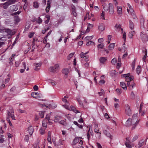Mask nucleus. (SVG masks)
<instances>
[{"mask_svg": "<svg viewBox=\"0 0 148 148\" xmlns=\"http://www.w3.org/2000/svg\"><path fill=\"white\" fill-rule=\"evenodd\" d=\"M10 9L12 11H16L18 10V8L15 5H13L10 7Z\"/></svg>", "mask_w": 148, "mask_h": 148, "instance_id": "24", "label": "nucleus"}, {"mask_svg": "<svg viewBox=\"0 0 148 148\" xmlns=\"http://www.w3.org/2000/svg\"><path fill=\"white\" fill-rule=\"evenodd\" d=\"M45 129L41 128L40 130V133L41 134H43L45 133Z\"/></svg>", "mask_w": 148, "mask_h": 148, "instance_id": "44", "label": "nucleus"}, {"mask_svg": "<svg viewBox=\"0 0 148 148\" xmlns=\"http://www.w3.org/2000/svg\"><path fill=\"white\" fill-rule=\"evenodd\" d=\"M105 82L104 80L101 79L99 81V83L100 85H102L103 84L105 83Z\"/></svg>", "mask_w": 148, "mask_h": 148, "instance_id": "59", "label": "nucleus"}, {"mask_svg": "<svg viewBox=\"0 0 148 148\" xmlns=\"http://www.w3.org/2000/svg\"><path fill=\"white\" fill-rule=\"evenodd\" d=\"M145 139H142L139 141L138 143L139 147H141L145 144Z\"/></svg>", "mask_w": 148, "mask_h": 148, "instance_id": "14", "label": "nucleus"}, {"mask_svg": "<svg viewBox=\"0 0 148 148\" xmlns=\"http://www.w3.org/2000/svg\"><path fill=\"white\" fill-rule=\"evenodd\" d=\"M61 119V116H57L55 117L54 121L55 122H58Z\"/></svg>", "mask_w": 148, "mask_h": 148, "instance_id": "22", "label": "nucleus"}, {"mask_svg": "<svg viewBox=\"0 0 148 148\" xmlns=\"http://www.w3.org/2000/svg\"><path fill=\"white\" fill-rule=\"evenodd\" d=\"M107 60V58L104 57H101L99 58L100 62L103 64Z\"/></svg>", "mask_w": 148, "mask_h": 148, "instance_id": "19", "label": "nucleus"}, {"mask_svg": "<svg viewBox=\"0 0 148 148\" xmlns=\"http://www.w3.org/2000/svg\"><path fill=\"white\" fill-rule=\"evenodd\" d=\"M86 45L87 46H89L90 45L94 46L95 45V43L92 41H90L87 42Z\"/></svg>", "mask_w": 148, "mask_h": 148, "instance_id": "36", "label": "nucleus"}, {"mask_svg": "<svg viewBox=\"0 0 148 148\" xmlns=\"http://www.w3.org/2000/svg\"><path fill=\"white\" fill-rule=\"evenodd\" d=\"M42 22V20L41 19V18L40 17H38L37 20V22L39 23L40 24Z\"/></svg>", "mask_w": 148, "mask_h": 148, "instance_id": "57", "label": "nucleus"}, {"mask_svg": "<svg viewBox=\"0 0 148 148\" xmlns=\"http://www.w3.org/2000/svg\"><path fill=\"white\" fill-rule=\"evenodd\" d=\"M116 58H113L111 61V62L112 64H114L116 63Z\"/></svg>", "mask_w": 148, "mask_h": 148, "instance_id": "53", "label": "nucleus"}, {"mask_svg": "<svg viewBox=\"0 0 148 148\" xmlns=\"http://www.w3.org/2000/svg\"><path fill=\"white\" fill-rule=\"evenodd\" d=\"M70 110H72L75 113H77L79 112L77 110L75 109L74 107L73 106H71L70 107Z\"/></svg>", "mask_w": 148, "mask_h": 148, "instance_id": "31", "label": "nucleus"}, {"mask_svg": "<svg viewBox=\"0 0 148 148\" xmlns=\"http://www.w3.org/2000/svg\"><path fill=\"white\" fill-rule=\"evenodd\" d=\"M39 112V115L42 118L44 117V112Z\"/></svg>", "mask_w": 148, "mask_h": 148, "instance_id": "56", "label": "nucleus"}, {"mask_svg": "<svg viewBox=\"0 0 148 148\" xmlns=\"http://www.w3.org/2000/svg\"><path fill=\"white\" fill-rule=\"evenodd\" d=\"M34 34V32H30L28 36L29 38H31Z\"/></svg>", "mask_w": 148, "mask_h": 148, "instance_id": "63", "label": "nucleus"}, {"mask_svg": "<svg viewBox=\"0 0 148 148\" xmlns=\"http://www.w3.org/2000/svg\"><path fill=\"white\" fill-rule=\"evenodd\" d=\"M18 112L21 113H26V111H25V110H22L20 108H19L18 109Z\"/></svg>", "mask_w": 148, "mask_h": 148, "instance_id": "50", "label": "nucleus"}, {"mask_svg": "<svg viewBox=\"0 0 148 148\" xmlns=\"http://www.w3.org/2000/svg\"><path fill=\"white\" fill-rule=\"evenodd\" d=\"M69 72V70L67 69H65L62 71L63 73L66 75L68 74Z\"/></svg>", "mask_w": 148, "mask_h": 148, "instance_id": "25", "label": "nucleus"}, {"mask_svg": "<svg viewBox=\"0 0 148 148\" xmlns=\"http://www.w3.org/2000/svg\"><path fill=\"white\" fill-rule=\"evenodd\" d=\"M138 138V136L137 135H135L133 136L131 140V141L132 142H134Z\"/></svg>", "mask_w": 148, "mask_h": 148, "instance_id": "39", "label": "nucleus"}, {"mask_svg": "<svg viewBox=\"0 0 148 148\" xmlns=\"http://www.w3.org/2000/svg\"><path fill=\"white\" fill-rule=\"evenodd\" d=\"M59 123L64 125H67L66 122L63 120L60 121Z\"/></svg>", "mask_w": 148, "mask_h": 148, "instance_id": "51", "label": "nucleus"}, {"mask_svg": "<svg viewBox=\"0 0 148 148\" xmlns=\"http://www.w3.org/2000/svg\"><path fill=\"white\" fill-rule=\"evenodd\" d=\"M68 98V97L67 96H65L64 98L62 99V101L64 103H67V101L66 99Z\"/></svg>", "mask_w": 148, "mask_h": 148, "instance_id": "45", "label": "nucleus"}, {"mask_svg": "<svg viewBox=\"0 0 148 148\" xmlns=\"http://www.w3.org/2000/svg\"><path fill=\"white\" fill-rule=\"evenodd\" d=\"M49 70L50 71L53 72H54L57 71V70L55 69V67L54 66L50 67L49 69Z\"/></svg>", "mask_w": 148, "mask_h": 148, "instance_id": "41", "label": "nucleus"}, {"mask_svg": "<svg viewBox=\"0 0 148 148\" xmlns=\"http://www.w3.org/2000/svg\"><path fill=\"white\" fill-rule=\"evenodd\" d=\"M72 8L73 10L72 14L75 16H76L77 15V14L76 11V8L74 6H73L72 7Z\"/></svg>", "mask_w": 148, "mask_h": 148, "instance_id": "21", "label": "nucleus"}, {"mask_svg": "<svg viewBox=\"0 0 148 148\" xmlns=\"http://www.w3.org/2000/svg\"><path fill=\"white\" fill-rule=\"evenodd\" d=\"M123 76L125 77V80L127 82L133 80V77L129 73L123 75Z\"/></svg>", "mask_w": 148, "mask_h": 148, "instance_id": "5", "label": "nucleus"}, {"mask_svg": "<svg viewBox=\"0 0 148 148\" xmlns=\"http://www.w3.org/2000/svg\"><path fill=\"white\" fill-rule=\"evenodd\" d=\"M121 31L123 33V38L124 39V41H125L126 38V34L125 32H123V29H121Z\"/></svg>", "mask_w": 148, "mask_h": 148, "instance_id": "30", "label": "nucleus"}, {"mask_svg": "<svg viewBox=\"0 0 148 148\" xmlns=\"http://www.w3.org/2000/svg\"><path fill=\"white\" fill-rule=\"evenodd\" d=\"M51 3V2L50 0H48L47 1V6L46 7L45 9L46 11L47 12H48L49 11V10L50 7V4Z\"/></svg>", "mask_w": 148, "mask_h": 148, "instance_id": "16", "label": "nucleus"}, {"mask_svg": "<svg viewBox=\"0 0 148 148\" xmlns=\"http://www.w3.org/2000/svg\"><path fill=\"white\" fill-rule=\"evenodd\" d=\"M98 93L100 96H101L103 95L104 94V91L103 89H101V92H98Z\"/></svg>", "mask_w": 148, "mask_h": 148, "instance_id": "46", "label": "nucleus"}, {"mask_svg": "<svg viewBox=\"0 0 148 148\" xmlns=\"http://www.w3.org/2000/svg\"><path fill=\"white\" fill-rule=\"evenodd\" d=\"M141 71V66H138L136 69V72L137 74H139Z\"/></svg>", "mask_w": 148, "mask_h": 148, "instance_id": "33", "label": "nucleus"}, {"mask_svg": "<svg viewBox=\"0 0 148 148\" xmlns=\"http://www.w3.org/2000/svg\"><path fill=\"white\" fill-rule=\"evenodd\" d=\"M93 37V36H87L85 37V39L86 40H91Z\"/></svg>", "mask_w": 148, "mask_h": 148, "instance_id": "42", "label": "nucleus"}, {"mask_svg": "<svg viewBox=\"0 0 148 148\" xmlns=\"http://www.w3.org/2000/svg\"><path fill=\"white\" fill-rule=\"evenodd\" d=\"M14 2V0H9L8 1L3 4L4 8V9H7L9 5L13 4Z\"/></svg>", "mask_w": 148, "mask_h": 148, "instance_id": "6", "label": "nucleus"}, {"mask_svg": "<svg viewBox=\"0 0 148 148\" xmlns=\"http://www.w3.org/2000/svg\"><path fill=\"white\" fill-rule=\"evenodd\" d=\"M140 36L143 41L144 42L148 40L147 35L146 34H143L142 33L140 34Z\"/></svg>", "mask_w": 148, "mask_h": 148, "instance_id": "10", "label": "nucleus"}, {"mask_svg": "<svg viewBox=\"0 0 148 148\" xmlns=\"http://www.w3.org/2000/svg\"><path fill=\"white\" fill-rule=\"evenodd\" d=\"M88 53V52H86L85 53H84L83 52H81L80 54V56L82 58H83L84 56H86V55Z\"/></svg>", "mask_w": 148, "mask_h": 148, "instance_id": "49", "label": "nucleus"}, {"mask_svg": "<svg viewBox=\"0 0 148 148\" xmlns=\"http://www.w3.org/2000/svg\"><path fill=\"white\" fill-rule=\"evenodd\" d=\"M88 56H84L82 58L81 60L82 62L83 60H85L86 61H87L88 60Z\"/></svg>", "mask_w": 148, "mask_h": 148, "instance_id": "47", "label": "nucleus"}, {"mask_svg": "<svg viewBox=\"0 0 148 148\" xmlns=\"http://www.w3.org/2000/svg\"><path fill=\"white\" fill-rule=\"evenodd\" d=\"M24 2H25V4L24 5L23 8L25 10V9L27 8V0H24Z\"/></svg>", "mask_w": 148, "mask_h": 148, "instance_id": "55", "label": "nucleus"}, {"mask_svg": "<svg viewBox=\"0 0 148 148\" xmlns=\"http://www.w3.org/2000/svg\"><path fill=\"white\" fill-rule=\"evenodd\" d=\"M42 125L43 127H46L47 126V124L45 120L42 121Z\"/></svg>", "mask_w": 148, "mask_h": 148, "instance_id": "61", "label": "nucleus"}, {"mask_svg": "<svg viewBox=\"0 0 148 148\" xmlns=\"http://www.w3.org/2000/svg\"><path fill=\"white\" fill-rule=\"evenodd\" d=\"M74 55V53H71L67 57V59L68 60H70Z\"/></svg>", "mask_w": 148, "mask_h": 148, "instance_id": "40", "label": "nucleus"}, {"mask_svg": "<svg viewBox=\"0 0 148 148\" xmlns=\"http://www.w3.org/2000/svg\"><path fill=\"white\" fill-rule=\"evenodd\" d=\"M112 38V36L110 35H109L108 36V40L107 41V42L109 44L110 43V41Z\"/></svg>", "mask_w": 148, "mask_h": 148, "instance_id": "48", "label": "nucleus"}, {"mask_svg": "<svg viewBox=\"0 0 148 148\" xmlns=\"http://www.w3.org/2000/svg\"><path fill=\"white\" fill-rule=\"evenodd\" d=\"M114 107L116 109L117 108L119 107V105L118 103H114Z\"/></svg>", "mask_w": 148, "mask_h": 148, "instance_id": "64", "label": "nucleus"}, {"mask_svg": "<svg viewBox=\"0 0 148 148\" xmlns=\"http://www.w3.org/2000/svg\"><path fill=\"white\" fill-rule=\"evenodd\" d=\"M117 13L118 14L121 15L122 14V8L121 6L117 7Z\"/></svg>", "mask_w": 148, "mask_h": 148, "instance_id": "17", "label": "nucleus"}, {"mask_svg": "<svg viewBox=\"0 0 148 148\" xmlns=\"http://www.w3.org/2000/svg\"><path fill=\"white\" fill-rule=\"evenodd\" d=\"M105 13L103 11L102 12L101 15V18L103 20H105L104 17Z\"/></svg>", "mask_w": 148, "mask_h": 148, "instance_id": "54", "label": "nucleus"}, {"mask_svg": "<svg viewBox=\"0 0 148 148\" xmlns=\"http://www.w3.org/2000/svg\"><path fill=\"white\" fill-rule=\"evenodd\" d=\"M24 139L25 141H27V142L29 140V136L28 135H26L25 136Z\"/></svg>", "mask_w": 148, "mask_h": 148, "instance_id": "62", "label": "nucleus"}, {"mask_svg": "<svg viewBox=\"0 0 148 148\" xmlns=\"http://www.w3.org/2000/svg\"><path fill=\"white\" fill-rule=\"evenodd\" d=\"M109 12L110 14H112L114 12L113 7L112 4L111 3L109 4Z\"/></svg>", "mask_w": 148, "mask_h": 148, "instance_id": "15", "label": "nucleus"}, {"mask_svg": "<svg viewBox=\"0 0 148 148\" xmlns=\"http://www.w3.org/2000/svg\"><path fill=\"white\" fill-rule=\"evenodd\" d=\"M93 27V25L90 24H88L87 28L86 30V32H88L90 31V29Z\"/></svg>", "mask_w": 148, "mask_h": 148, "instance_id": "23", "label": "nucleus"}, {"mask_svg": "<svg viewBox=\"0 0 148 148\" xmlns=\"http://www.w3.org/2000/svg\"><path fill=\"white\" fill-rule=\"evenodd\" d=\"M103 133L108 137L111 138V136L110 134L106 130V129L109 130L110 127L107 125H105L103 127Z\"/></svg>", "mask_w": 148, "mask_h": 148, "instance_id": "3", "label": "nucleus"}, {"mask_svg": "<svg viewBox=\"0 0 148 148\" xmlns=\"http://www.w3.org/2000/svg\"><path fill=\"white\" fill-rule=\"evenodd\" d=\"M135 95L133 91H132L130 94V97L132 99H134L135 98Z\"/></svg>", "mask_w": 148, "mask_h": 148, "instance_id": "35", "label": "nucleus"}, {"mask_svg": "<svg viewBox=\"0 0 148 148\" xmlns=\"http://www.w3.org/2000/svg\"><path fill=\"white\" fill-rule=\"evenodd\" d=\"M129 27L131 29H133L134 28V25L133 23L131 21H130Z\"/></svg>", "mask_w": 148, "mask_h": 148, "instance_id": "28", "label": "nucleus"}, {"mask_svg": "<svg viewBox=\"0 0 148 148\" xmlns=\"http://www.w3.org/2000/svg\"><path fill=\"white\" fill-rule=\"evenodd\" d=\"M79 140L78 138H75L73 140V145H75L77 143H78L79 142Z\"/></svg>", "mask_w": 148, "mask_h": 148, "instance_id": "29", "label": "nucleus"}, {"mask_svg": "<svg viewBox=\"0 0 148 148\" xmlns=\"http://www.w3.org/2000/svg\"><path fill=\"white\" fill-rule=\"evenodd\" d=\"M104 38H99L98 40V42L99 43H101L103 42L104 40Z\"/></svg>", "mask_w": 148, "mask_h": 148, "instance_id": "60", "label": "nucleus"}, {"mask_svg": "<svg viewBox=\"0 0 148 148\" xmlns=\"http://www.w3.org/2000/svg\"><path fill=\"white\" fill-rule=\"evenodd\" d=\"M116 91L118 95H120L122 92L121 89L119 88H117L116 90Z\"/></svg>", "mask_w": 148, "mask_h": 148, "instance_id": "43", "label": "nucleus"}, {"mask_svg": "<svg viewBox=\"0 0 148 148\" xmlns=\"http://www.w3.org/2000/svg\"><path fill=\"white\" fill-rule=\"evenodd\" d=\"M135 34L134 31H132L129 33L128 35L129 37L130 38H132Z\"/></svg>", "mask_w": 148, "mask_h": 148, "instance_id": "32", "label": "nucleus"}, {"mask_svg": "<svg viewBox=\"0 0 148 148\" xmlns=\"http://www.w3.org/2000/svg\"><path fill=\"white\" fill-rule=\"evenodd\" d=\"M79 144L80 145H79L77 147V148H84L82 146V145H83V141L82 140H80Z\"/></svg>", "mask_w": 148, "mask_h": 148, "instance_id": "37", "label": "nucleus"}, {"mask_svg": "<svg viewBox=\"0 0 148 148\" xmlns=\"http://www.w3.org/2000/svg\"><path fill=\"white\" fill-rule=\"evenodd\" d=\"M130 137L126 138V140L125 142V145L127 148H132V147L134 146V144L133 143L130 144L131 142L130 141Z\"/></svg>", "mask_w": 148, "mask_h": 148, "instance_id": "4", "label": "nucleus"}, {"mask_svg": "<svg viewBox=\"0 0 148 148\" xmlns=\"http://www.w3.org/2000/svg\"><path fill=\"white\" fill-rule=\"evenodd\" d=\"M98 29L99 31H102L105 29V26L104 24L101 23H100L98 27Z\"/></svg>", "mask_w": 148, "mask_h": 148, "instance_id": "13", "label": "nucleus"}, {"mask_svg": "<svg viewBox=\"0 0 148 148\" xmlns=\"http://www.w3.org/2000/svg\"><path fill=\"white\" fill-rule=\"evenodd\" d=\"M140 120L137 119V114H134L132 118H129L125 123V125L127 126H129L130 125L136 126L139 123Z\"/></svg>", "mask_w": 148, "mask_h": 148, "instance_id": "2", "label": "nucleus"}, {"mask_svg": "<svg viewBox=\"0 0 148 148\" xmlns=\"http://www.w3.org/2000/svg\"><path fill=\"white\" fill-rule=\"evenodd\" d=\"M47 81L52 86H55L57 84V82L56 81L52 79H48L47 80Z\"/></svg>", "mask_w": 148, "mask_h": 148, "instance_id": "12", "label": "nucleus"}, {"mask_svg": "<svg viewBox=\"0 0 148 148\" xmlns=\"http://www.w3.org/2000/svg\"><path fill=\"white\" fill-rule=\"evenodd\" d=\"M131 15H132V17L133 18V19H136L137 18L136 17V16L135 14V13L134 12H133V13H130Z\"/></svg>", "mask_w": 148, "mask_h": 148, "instance_id": "52", "label": "nucleus"}, {"mask_svg": "<svg viewBox=\"0 0 148 148\" xmlns=\"http://www.w3.org/2000/svg\"><path fill=\"white\" fill-rule=\"evenodd\" d=\"M115 46L114 43H112L110 44L108 46L109 49L111 50L113 49Z\"/></svg>", "mask_w": 148, "mask_h": 148, "instance_id": "26", "label": "nucleus"}, {"mask_svg": "<svg viewBox=\"0 0 148 148\" xmlns=\"http://www.w3.org/2000/svg\"><path fill=\"white\" fill-rule=\"evenodd\" d=\"M135 64V61L134 60V61L132 62V66L133 70H134V66Z\"/></svg>", "mask_w": 148, "mask_h": 148, "instance_id": "58", "label": "nucleus"}, {"mask_svg": "<svg viewBox=\"0 0 148 148\" xmlns=\"http://www.w3.org/2000/svg\"><path fill=\"white\" fill-rule=\"evenodd\" d=\"M34 131V129L33 127L31 126L27 128V131L31 136L32 135Z\"/></svg>", "mask_w": 148, "mask_h": 148, "instance_id": "11", "label": "nucleus"}, {"mask_svg": "<svg viewBox=\"0 0 148 148\" xmlns=\"http://www.w3.org/2000/svg\"><path fill=\"white\" fill-rule=\"evenodd\" d=\"M115 28L116 29L118 30H120L121 28V25L120 24H116L115 26Z\"/></svg>", "mask_w": 148, "mask_h": 148, "instance_id": "34", "label": "nucleus"}, {"mask_svg": "<svg viewBox=\"0 0 148 148\" xmlns=\"http://www.w3.org/2000/svg\"><path fill=\"white\" fill-rule=\"evenodd\" d=\"M34 7L35 8H38L39 6V4L37 2H34Z\"/></svg>", "mask_w": 148, "mask_h": 148, "instance_id": "38", "label": "nucleus"}, {"mask_svg": "<svg viewBox=\"0 0 148 148\" xmlns=\"http://www.w3.org/2000/svg\"><path fill=\"white\" fill-rule=\"evenodd\" d=\"M39 94L38 92H32L31 94V95L32 97L35 98H37V96L39 95Z\"/></svg>", "mask_w": 148, "mask_h": 148, "instance_id": "20", "label": "nucleus"}, {"mask_svg": "<svg viewBox=\"0 0 148 148\" xmlns=\"http://www.w3.org/2000/svg\"><path fill=\"white\" fill-rule=\"evenodd\" d=\"M14 33L8 29H4L0 30V40L5 41L6 40V37L5 36H9L8 38H10L12 35H13Z\"/></svg>", "mask_w": 148, "mask_h": 148, "instance_id": "1", "label": "nucleus"}, {"mask_svg": "<svg viewBox=\"0 0 148 148\" xmlns=\"http://www.w3.org/2000/svg\"><path fill=\"white\" fill-rule=\"evenodd\" d=\"M120 85L121 87L125 90H127V87L125 82H121L120 83Z\"/></svg>", "mask_w": 148, "mask_h": 148, "instance_id": "18", "label": "nucleus"}, {"mask_svg": "<svg viewBox=\"0 0 148 148\" xmlns=\"http://www.w3.org/2000/svg\"><path fill=\"white\" fill-rule=\"evenodd\" d=\"M127 11L129 13H133L134 11V10L132 9V7L128 3H127Z\"/></svg>", "mask_w": 148, "mask_h": 148, "instance_id": "9", "label": "nucleus"}, {"mask_svg": "<svg viewBox=\"0 0 148 148\" xmlns=\"http://www.w3.org/2000/svg\"><path fill=\"white\" fill-rule=\"evenodd\" d=\"M125 110L126 113L128 115L131 114V111L130 109L129 106L128 104H126L125 106Z\"/></svg>", "mask_w": 148, "mask_h": 148, "instance_id": "8", "label": "nucleus"}, {"mask_svg": "<svg viewBox=\"0 0 148 148\" xmlns=\"http://www.w3.org/2000/svg\"><path fill=\"white\" fill-rule=\"evenodd\" d=\"M104 47V44L103 43L99 44L97 46L99 49H103Z\"/></svg>", "mask_w": 148, "mask_h": 148, "instance_id": "27", "label": "nucleus"}, {"mask_svg": "<svg viewBox=\"0 0 148 148\" xmlns=\"http://www.w3.org/2000/svg\"><path fill=\"white\" fill-rule=\"evenodd\" d=\"M14 111L12 108L10 109V111H8V115L9 116L11 117L12 119L15 120V117L14 114Z\"/></svg>", "mask_w": 148, "mask_h": 148, "instance_id": "7", "label": "nucleus"}]
</instances>
